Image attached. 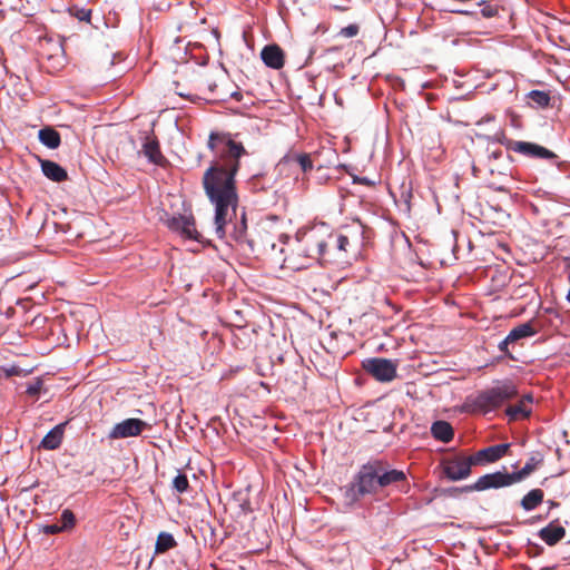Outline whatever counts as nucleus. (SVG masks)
Here are the masks:
<instances>
[{"label":"nucleus","instance_id":"f257e3e1","mask_svg":"<svg viewBox=\"0 0 570 570\" xmlns=\"http://www.w3.org/2000/svg\"><path fill=\"white\" fill-rule=\"evenodd\" d=\"M237 137L238 134L228 131H210L207 141L216 161L204 173L203 187L215 205V227L219 238L226 235V225L236 216L238 195L235 177L240 168V159L248 155Z\"/></svg>","mask_w":570,"mask_h":570},{"label":"nucleus","instance_id":"f03ea898","mask_svg":"<svg viewBox=\"0 0 570 570\" xmlns=\"http://www.w3.org/2000/svg\"><path fill=\"white\" fill-rule=\"evenodd\" d=\"M406 481L402 470L393 469L383 460H371L363 464L345 491L350 503L358 501L365 495L381 497L386 490Z\"/></svg>","mask_w":570,"mask_h":570},{"label":"nucleus","instance_id":"7ed1b4c3","mask_svg":"<svg viewBox=\"0 0 570 570\" xmlns=\"http://www.w3.org/2000/svg\"><path fill=\"white\" fill-rule=\"evenodd\" d=\"M517 395V386L511 381H503L491 389L479 392L475 397L469 400L468 406L472 412L488 413Z\"/></svg>","mask_w":570,"mask_h":570},{"label":"nucleus","instance_id":"20e7f679","mask_svg":"<svg viewBox=\"0 0 570 570\" xmlns=\"http://www.w3.org/2000/svg\"><path fill=\"white\" fill-rule=\"evenodd\" d=\"M328 226L321 224L297 235V252L306 258L323 261L325 258Z\"/></svg>","mask_w":570,"mask_h":570},{"label":"nucleus","instance_id":"39448f33","mask_svg":"<svg viewBox=\"0 0 570 570\" xmlns=\"http://www.w3.org/2000/svg\"><path fill=\"white\" fill-rule=\"evenodd\" d=\"M363 368L380 382H391L396 376L397 364L387 358L373 357L363 362Z\"/></svg>","mask_w":570,"mask_h":570},{"label":"nucleus","instance_id":"423d86ee","mask_svg":"<svg viewBox=\"0 0 570 570\" xmlns=\"http://www.w3.org/2000/svg\"><path fill=\"white\" fill-rule=\"evenodd\" d=\"M515 483L512 473L497 471L480 476L476 482L464 485V491H485L489 489H499Z\"/></svg>","mask_w":570,"mask_h":570},{"label":"nucleus","instance_id":"0eeeda50","mask_svg":"<svg viewBox=\"0 0 570 570\" xmlns=\"http://www.w3.org/2000/svg\"><path fill=\"white\" fill-rule=\"evenodd\" d=\"M508 150L524 155L530 158L554 159L557 155L543 146L529 142L504 139L501 141Z\"/></svg>","mask_w":570,"mask_h":570},{"label":"nucleus","instance_id":"6e6552de","mask_svg":"<svg viewBox=\"0 0 570 570\" xmlns=\"http://www.w3.org/2000/svg\"><path fill=\"white\" fill-rule=\"evenodd\" d=\"M472 458L464 455H455L444 463V474L451 481H460L466 479L471 474V469L474 466Z\"/></svg>","mask_w":570,"mask_h":570},{"label":"nucleus","instance_id":"1a4fd4ad","mask_svg":"<svg viewBox=\"0 0 570 570\" xmlns=\"http://www.w3.org/2000/svg\"><path fill=\"white\" fill-rule=\"evenodd\" d=\"M148 426V423L140 419H126L117 423L108 436L112 440L137 436Z\"/></svg>","mask_w":570,"mask_h":570},{"label":"nucleus","instance_id":"9d476101","mask_svg":"<svg viewBox=\"0 0 570 570\" xmlns=\"http://www.w3.org/2000/svg\"><path fill=\"white\" fill-rule=\"evenodd\" d=\"M348 245L350 239L347 236L334 233L328 228V238L326 242L327 253H325L323 261L328 262L343 258L344 254L347 252Z\"/></svg>","mask_w":570,"mask_h":570},{"label":"nucleus","instance_id":"9b49d317","mask_svg":"<svg viewBox=\"0 0 570 570\" xmlns=\"http://www.w3.org/2000/svg\"><path fill=\"white\" fill-rule=\"evenodd\" d=\"M167 226L175 232H179L181 235L189 239H199V233L195 226V219L191 215H178L167 220Z\"/></svg>","mask_w":570,"mask_h":570},{"label":"nucleus","instance_id":"f8f14e48","mask_svg":"<svg viewBox=\"0 0 570 570\" xmlns=\"http://www.w3.org/2000/svg\"><path fill=\"white\" fill-rule=\"evenodd\" d=\"M509 448L510 444L508 443L484 448L474 453L473 455H471L473 460L472 463H474V465H484L488 463H493L503 458L509 451Z\"/></svg>","mask_w":570,"mask_h":570},{"label":"nucleus","instance_id":"ddd939ff","mask_svg":"<svg viewBox=\"0 0 570 570\" xmlns=\"http://www.w3.org/2000/svg\"><path fill=\"white\" fill-rule=\"evenodd\" d=\"M248 247L253 253L266 254L269 249L274 250L276 244L274 236L269 232L262 229L256 233L255 237L248 240Z\"/></svg>","mask_w":570,"mask_h":570},{"label":"nucleus","instance_id":"4468645a","mask_svg":"<svg viewBox=\"0 0 570 570\" xmlns=\"http://www.w3.org/2000/svg\"><path fill=\"white\" fill-rule=\"evenodd\" d=\"M261 58L264 63L273 69H281L285 63V55L277 45L265 46L261 51Z\"/></svg>","mask_w":570,"mask_h":570},{"label":"nucleus","instance_id":"2eb2a0df","mask_svg":"<svg viewBox=\"0 0 570 570\" xmlns=\"http://www.w3.org/2000/svg\"><path fill=\"white\" fill-rule=\"evenodd\" d=\"M144 155L155 165L164 166L167 160L161 154L159 142L156 138H147L142 145Z\"/></svg>","mask_w":570,"mask_h":570},{"label":"nucleus","instance_id":"dca6fc26","mask_svg":"<svg viewBox=\"0 0 570 570\" xmlns=\"http://www.w3.org/2000/svg\"><path fill=\"white\" fill-rule=\"evenodd\" d=\"M566 535V529L560 525L551 522L547 527L542 528L539 532V537L548 544L554 546L560 540H562Z\"/></svg>","mask_w":570,"mask_h":570},{"label":"nucleus","instance_id":"f3484780","mask_svg":"<svg viewBox=\"0 0 570 570\" xmlns=\"http://www.w3.org/2000/svg\"><path fill=\"white\" fill-rule=\"evenodd\" d=\"M41 170L48 179L56 183L65 181L68 178L66 169L52 160H41Z\"/></svg>","mask_w":570,"mask_h":570},{"label":"nucleus","instance_id":"a211bd4d","mask_svg":"<svg viewBox=\"0 0 570 570\" xmlns=\"http://www.w3.org/2000/svg\"><path fill=\"white\" fill-rule=\"evenodd\" d=\"M66 423H61L51 429L42 439L40 446L46 450H56L60 446L63 438Z\"/></svg>","mask_w":570,"mask_h":570},{"label":"nucleus","instance_id":"6ab92c4d","mask_svg":"<svg viewBox=\"0 0 570 570\" xmlns=\"http://www.w3.org/2000/svg\"><path fill=\"white\" fill-rule=\"evenodd\" d=\"M296 163L304 174L313 169V160L309 154H287L285 155L278 165Z\"/></svg>","mask_w":570,"mask_h":570},{"label":"nucleus","instance_id":"aec40b11","mask_svg":"<svg viewBox=\"0 0 570 570\" xmlns=\"http://www.w3.org/2000/svg\"><path fill=\"white\" fill-rule=\"evenodd\" d=\"M431 433L434 439L448 443L454 436V430L452 425L446 421H436L431 426Z\"/></svg>","mask_w":570,"mask_h":570},{"label":"nucleus","instance_id":"412c9836","mask_svg":"<svg viewBox=\"0 0 570 570\" xmlns=\"http://www.w3.org/2000/svg\"><path fill=\"white\" fill-rule=\"evenodd\" d=\"M543 463V455L540 452L533 453L524 464V466L518 471L513 472V476L515 482H519L530 475L539 465Z\"/></svg>","mask_w":570,"mask_h":570},{"label":"nucleus","instance_id":"4be33fe9","mask_svg":"<svg viewBox=\"0 0 570 570\" xmlns=\"http://www.w3.org/2000/svg\"><path fill=\"white\" fill-rule=\"evenodd\" d=\"M38 138L42 145L50 149H56L60 146V134L52 127H45L39 130Z\"/></svg>","mask_w":570,"mask_h":570},{"label":"nucleus","instance_id":"5701e85b","mask_svg":"<svg viewBox=\"0 0 570 570\" xmlns=\"http://www.w3.org/2000/svg\"><path fill=\"white\" fill-rule=\"evenodd\" d=\"M230 237L238 244L246 243L248 245V240L250 238L247 237V220L245 213L242 214L240 219L233 223V229L230 232Z\"/></svg>","mask_w":570,"mask_h":570},{"label":"nucleus","instance_id":"b1692460","mask_svg":"<svg viewBox=\"0 0 570 570\" xmlns=\"http://www.w3.org/2000/svg\"><path fill=\"white\" fill-rule=\"evenodd\" d=\"M177 541L174 535L169 532H160L157 535L156 544H155V554H163L177 547Z\"/></svg>","mask_w":570,"mask_h":570},{"label":"nucleus","instance_id":"393cba45","mask_svg":"<svg viewBox=\"0 0 570 570\" xmlns=\"http://www.w3.org/2000/svg\"><path fill=\"white\" fill-rule=\"evenodd\" d=\"M534 334L535 330L533 325L530 322H527L513 327L507 336L509 337V341L517 344L520 340L530 337Z\"/></svg>","mask_w":570,"mask_h":570},{"label":"nucleus","instance_id":"a878e982","mask_svg":"<svg viewBox=\"0 0 570 570\" xmlns=\"http://www.w3.org/2000/svg\"><path fill=\"white\" fill-rule=\"evenodd\" d=\"M542 501L543 491L540 489H533L522 498L521 505L524 510L530 511L535 509Z\"/></svg>","mask_w":570,"mask_h":570},{"label":"nucleus","instance_id":"bb28decb","mask_svg":"<svg viewBox=\"0 0 570 570\" xmlns=\"http://www.w3.org/2000/svg\"><path fill=\"white\" fill-rule=\"evenodd\" d=\"M505 413L510 420L527 419L531 414V407L524 405V401H519L517 404L508 406Z\"/></svg>","mask_w":570,"mask_h":570},{"label":"nucleus","instance_id":"cd10ccee","mask_svg":"<svg viewBox=\"0 0 570 570\" xmlns=\"http://www.w3.org/2000/svg\"><path fill=\"white\" fill-rule=\"evenodd\" d=\"M194 86L199 91L207 89L212 94H217L218 86L208 75H199L194 80Z\"/></svg>","mask_w":570,"mask_h":570},{"label":"nucleus","instance_id":"c85d7f7f","mask_svg":"<svg viewBox=\"0 0 570 570\" xmlns=\"http://www.w3.org/2000/svg\"><path fill=\"white\" fill-rule=\"evenodd\" d=\"M529 99L540 108H544L550 104V95L542 90H532L529 92Z\"/></svg>","mask_w":570,"mask_h":570},{"label":"nucleus","instance_id":"c756f323","mask_svg":"<svg viewBox=\"0 0 570 570\" xmlns=\"http://www.w3.org/2000/svg\"><path fill=\"white\" fill-rule=\"evenodd\" d=\"M59 522H60V527H63V530L66 531V530L72 529L75 527L76 517L71 510L66 509L62 511Z\"/></svg>","mask_w":570,"mask_h":570},{"label":"nucleus","instance_id":"7c9ffc66","mask_svg":"<svg viewBox=\"0 0 570 570\" xmlns=\"http://www.w3.org/2000/svg\"><path fill=\"white\" fill-rule=\"evenodd\" d=\"M69 12L71 16L76 17L79 21H86V22L90 21L91 9L79 8L77 6H72L69 9Z\"/></svg>","mask_w":570,"mask_h":570},{"label":"nucleus","instance_id":"2f4dec72","mask_svg":"<svg viewBox=\"0 0 570 570\" xmlns=\"http://www.w3.org/2000/svg\"><path fill=\"white\" fill-rule=\"evenodd\" d=\"M173 487L178 493H184L189 488V482L184 473L177 474L173 480Z\"/></svg>","mask_w":570,"mask_h":570},{"label":"nucleus","instance_id":"473e14b6","mask_svg":"<svg viewBox=\"0 0 570 570\" xmlns=\"http://www.w3.org/2000/svg\"><path fill=\"white\" fill-rule=\"evenodd\" d=\"M360 33V26L357 23H351L342 28L337 36L342 38H354Z\"/></svg>","mask_w":570,"mask_h":570},{"label":"nucleus","instance_id":"72a5a7b5","mask_svg":"<svg viewBox=\"0 0 570 570\" xmlns=\"http://www.w3.org/2000/svg\"><path fill=\"white\" fill-rule=\"evenodd\" d=\"M510 346L513 347L514 344L511 341H509V337L507 336L503 341L500 342L498 347H499L500 352H502L507 357L515 361L517 358L510 351Z\"/></svg>","mask_w":570,"mask_h":570},{"label":"nucleus","instance_id":"f704fd0d","mask_svg":"<svg viewBox=\"0 0 570 570\" xmlns=\"http://www.w3.org/2000/svg\"><path fill=\"white\" fill-rule=\"evenodd\" d=\"M41 387H42V382L40 380L36 381L35 383L30 384L28 387H27V394L30 395V396H36L39 394V392L41 391Z\"/></svg>","mask_w":570,"mask_h":570},{"label":"nucleus","instance_id":"c9c22d12","mask_svg":"<svg viewBox=\"0 0 570 570\" xmlns=\"http://www.w3.org/2000/svg\"><path fill=\"white\" fill-rule=\"evenodd\" d=\"M282 266L292 269H301L304 267V264L296 263L293 257H284Z\"/></svg>","mask_w":570,"mask_h":570},{"label":"nucleus","instance_id":"e433bc0d","mask_svg":"<svg viewBox=\"0 0 570 570\" xmlns=\"http://www.w3.org/2000/svg\"><path fill=\"white\" fill-rule=\"evenodd\" d=\"M481 14L484 17V18H492L494 16L498 14V8L494 7V6H484L482 9H481Z\"/></svg>","mask_w":570,"mask_h":570},{"label":"nucleus","instance_id":"4c0bfd02","mask_svg":"<svg viewBox=\"0 0 570 570\" xmlns=\"http://www.w3.org/2000/svg\"><path fill=\"white\" fill-rule=\"evenodd\" d=\"M63 530V527H60V524H50L45 528V532L48 534H56Z\"/></svg>","mask_w":570,"mask_h":570},{"label":"nucleus","instance_id":"58836bf2","mask_svg":"<svg viewBox=\"0 0 570 570\" xmlns=\"http://www.w3.org/2000/svg\"><path fill=\"white\" fill-rule=\"evenodd\" d=\"M503 156V151L501 149H495V150H492L490 154H489V157L490 158H493V159H499Z\"/></svg>","mask_w":570,"mask_h":570},{"label":"nucleus","instance_id":"ea45409f","mask_svg":"<svg viewBox=\"0 0 570 570\" xmlns=\"http://www.w3.org/2000/svg\"><path fill=\"white\" fill-rule=\"evenodd\" d=\"M462 489H464V487H460V488H458V487H456V488H451V489L449 490V492H450V493H452V494H455V495H456V494H462V493H469V492H470V491H464V490H462Z\"/></svg>","mask_w":570,"mask_h":570},{"label":"nucleus","instance_id":"a19ab883","mask_svg":"<svg viewBox=\"0 0 570 570\" xmlns=\"http://www.w3.org/2000/svg\"><path fill=\"white\" fill-rule=\"evenodd\" d=\"M520 401H524V405L530 406V404H532V402H533V396H532V394L529 393V394L523 395Z\"/></svg>","mask_w":570,"mask_h":570},{"label":"nucleus","instance_id":"79ce46f5","mask_svg":"<svg viewBox=\"0 0 570 570\" xmlns=\"http://www.w3.org/2000/svg\"><path fill=\"white\" fill-rule=\"evenodd\" d=\"M334 10H337V11H346L348 8L347 7H344V6H338V4H335L333 7Z\"/></svg>","mask_w":570,"mask_h":570},{"label":"nucleus","instance_id":"37998d69","mask_svg":"<svg viewBox=\"0 0 570 570\" xmlns=\"http://www.w3.org/2000/svg\"><path fill=\"white\" fill-rule=\"evenodd\" d=\"M180 97H190V94H185L184 89H180V91H176Z\"/></svg>","mask_w":570,"mask_h":570},{"label":"nucleus","instance_id":"c03bdc74","mask_svg":"<svg viewBox=\"0 0 570 570\" xmlns=\"http://www.w3.org/2000/svg\"><path fill=\"white\" fill-rule=\"evenodd\" d=\"M180 97H190V94H185L184 89H180V91H176Z\"/></svg>","mask_w":570,"mask_h":570},{"label":"nucleus","instance_id":"a18cd8bd","mask_svg":"<svg viewBox=\"0 0 570 570\" xmlns=\"http://www.w3.org/2000/svg\"><path fill=\"white\" fill-rule=\"evenodd\" d=\"M360 181H361L362 184H365V185H368V184H370V181L367 180V178H362V179H360Z\"/></svg>","mask_w":570,"mask_h":570},{"label":"nucleus","instance_id":"49530a36","mask_svg":"<svg viewBox=\"0 0 570 570\" xmlns=\"http://www.w3.org/2000/svg\"><path fill=\"white\" fill-rule=\"evenodd\" d=\"M13 374H17V371L14 368H11L10 371H8V375H13Z\"/></svg>","mask_w":570,"mask_h":570},{"label":"nucleus","instance_id":"de8ad7c7","mask_svg":"<svg viewBox=\"0 0 570 570\" xmlns=\"http://www.w3.org/2000/svg\"><path fill=\"white\" fill-rule=\"evenodd\" d=\"M550 505L553 508V507H557V505H558V503H556V502L551 501V502H550Z\"/></svg>","mask_w":570,"mask_h":570}]
</instances>
